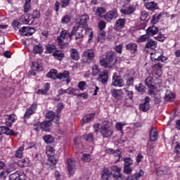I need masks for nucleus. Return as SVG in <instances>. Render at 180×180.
Instances as JSON below:
<instances>
[{"label":"nucleus","instance_id":"34","mask_svg":"<svg viewBox=\"0 0 180 180\" xmlns=\"http://www.w3.org/2000/svg\"><path fill=\"white\" fill-rule=\"evenodd\" d=\"M70 57L72 60H75L76 61L79 60V53H78V51L75 49H71Z\"/></svg>","mask_w":180,"mask_h":180},{"label":"nucleus","instance_id":"10","mask_svg":"<svg viewBox=\"0 0 180 180\" xmlns=\"http://www.w3.org/2000/svg\"><path fill=\"white\" fill-rule=\"evenodd\" d=\"M150 58L152 61H161L162 63H164L165 61H167V57L160 55V52L156 51L154 53H151Z\"/></svg>","mask_w":180,"mask_h":180},{"label":"nucleus","instance_id":"38","mask_svg":"<svg viewBox=\"0 0 180 180\" xmlns=\"http://www.w3.org/2000/svg\"><path fill=\"white\" fill-rule=\"evenodd\" d=\"M111 94L113 98H115V99H118V101H121L122 96L120 95V90L112 89L111 90Z\"/></svg>","mask_w":180,"mask_h":180},{"label":"nucleus","instance_id":"8","mask_svg":"<svg viewBox=\"0 0 180 180\" xmlns=\"http://www.w3.org/2000/svg\"><path fill=\"white\" fill-rule=\"evenodd\" d=\"M151 99H150V97L146 96L144 99V101L139 105V109L142 112H148V110H150V102Z\"/></svg>","mask_w":180,"mask_h":180},{"label":"nucleus","instance_id":"3","mask_svg":"<svg viewBox=\"0 0 180 180\" xmlns=\"http://www.w3.org/2000/svg\"><path fill=\"white\" fill-rule=\"evenodd\" d=\"M100 131L104 139H110L113 134L112 128H110V127H106L105 125L101 126Z\"/></svg>","mask_w":180,"mask_h":180},{"label":"nucleus","instance_id":"23","mask_svg":"<svg viewBox=\"0 0 180 180\" xmlns=\"http://www.w3.org/2000/svg\"><path fill=\"white\" fill-rule=\"evenodd\" d=\"M51 125V121H45L40 124V129L42 131H50Z\"/></svg>","mask_w":180,"mask_h":180},{"label":"nucleus","instance_id":"42","mask_svg":"<svg viewBox=\"0 0 180 180\" xmlns=\"http://www.w3.org/2000/svg\"><path fill=\"white\" fill-rule=\"evenodd\" d=\"M121 12L124 15H131V13H133V12H134V7L129 6V7H128L127 8L122 9Z\"/></svg>","mask_w":180,"mask_h":180},{"label":"nucleus","instance_id":"32","mask_svg":"<svg viewBox=\"0 0 180 180\" xmlns=\"http://www.w3.org/2000/svg\"><path fill=\"white\" fill-rule=\"evenodd\" d=\"M175 99V95L174 94L171 93V91H167L165 96V101L166 102H174Z\"/></svg>","mask_w":180,"mask_h":180},{"label":"nucleus","instance_id":"43","mask_svg":"<svg viewBox=\"0 0 180 180\" xmlns=\"http://www.w3.org/2000/svg\"><path fill=\"white\" fill-rule=\"evenodd\" d=\"M127 97L129 99V103H127V106H131V103H133V91L126 90Z\"/></svg>","mask_w":180,"mask_h":180},{"label":"nucleus","instance_id":"5","mask_svg":"<svg viewBox=\"0 0 180 180\" xmlns=\"http://www.w3.org/2000/svg\"><path fill=\"white\" fill-rule=\"evenodd\" d=\"M10 180H26V174L23 171H17L9 175Z\"/></svg>","mask_w":180,"mask_h":180},{"label":"nucleus","instance_id":"62","mask_svg":"<svg viewBox=\"0 0 180 180\" xmlns=\"http://www.w3.org/2000/svg\"><path fill=\"white\" fill-rule=\"evenodd\" d=\"M82 160L86 162H89V161H91V155L88 153H84L82 155Z\"/></svg>","mask_w":180,"mask_h":180},{"label":"nucleus","instance_id":"4","mask_svg":"<svg viewBox=\"0 0 180 180\" xmlns=\"http://www.w3.org/2000/svg\"><path fill=\"white\" fill-rule=\"evenodd\" d=\"M112 85L113 86H124V81L122 79L120 75H117V73H114L112 75Z\"/></svg>","mask_w":180,"mask_h":180},{"label":"nucleus","instance_id":"17","mask_svg":"<svg viewBox=\"0 0 180 180\" xmlns=\"http://www.w3.org/2000/svg\"><path fill=\"white\" fill-rule=\"evenodd\" d=\"M101 179L103 180L113 179V177H112V172H110V169L108 168L103 169V173L101 174Z\"/></svg>","mask_w":180,"mask_h":180},{"label":"nucleus","instance_id":"30","mask_svg":"<svg viewBox=\"0 0 180 180\" xmlns=\"http://www.w3.org/2000/svg\"><path fill=\"white\" fill-rule=\"evenodd\" d=\"M53 56L56 60H60L62 58H64V53H63L61 50H55L53 53Z\"/></svg>","mask_w":180,"mask_h":180},{"label":"nucleus","instance_id":"61","mask_svg":"<svg viewBox=\"0 0 180 180\" xmlns=\"http://www.w3.org/2000/svg\"><path fill=\"white\" fill-rule=\"evenodd\" d=\"M46 117L47 119H51V120H53V119L56 117V113L53 111H49L46 113Z\"/></svg>","mask_w":180,"mask_h":180},{"label":"nucleus","instance_id":"11","mask_svg":"<svg viewBox=\"0 0 180 180\" xmlns=\"http://www.w3.org/2000/svg\"><path fill=\"white\" fill-rule=\"evenodd\" d=\"M37 109V103H34L29 108L27 109L24 117L25 119H30L32 115L36 112Z\"/></svg>","mask_w":180,"mask_h":180},{"label":"nucleus","instance_id":"51","mask_svg":"<svg viewBox=\"0 0 180 180\" xmlns=\"http://www.w3.org/2000/svg\"><path fill=\"white\" fill-rule=\"evenodd\" d=\"M124 126H126V124L123 122H117L115 124V128L118 131H121V133H123V127H124Z\"/></svg>","mask_w":180,"mask_h":180},{"label":"nucleus","instance_id":"59","mask_svg":"<svg viewBox=\"0 0 180 180\" xmlns=\"http://www.w3.org/2000/svg\"><path fill=\"white\" fill-rule=\"evenodd\" d=\"M105 12H106V10L105 9V8L98 7L96 9V15H97V16H101V15H103V13H105Z\"/></svg>","mask_w":180,"mask_h":180},{"label":"nucleus","instance_id":"28","mask_svg":"<svg viewBox=\"0 0 180 180\" xmlns=\"http://www.w3.org/2000/svg\"><path fill=\"white\" fill-rule=\"evenodd\" d=\"M143 175H144V172H143V170H140L139 173H135L134 175L129 176L128 177V179L129 180H139Z\"/></svg>","mask_w":180,"mask_h":180},{"label":"nucleus","instance_id":"47","mask_svg":"<svg viewBox=\"0 0 180 180\" xmlns=\"http://www.w3.org/2000/svg\"><path fill=\"white\" fill-rule=\"evenodd\" d=\"M161 16H162L161 13H160L159 15L155 14L153 16L152 20L150 21L152 25H156V23H158V22H160V19H161Z\"/></svg>","mask_w":180,"mask_h":180},{"label":"nucleus","instance_id":"37","mask_svg":"<svg viewBox=\"0 0 180 180\" xmlns=\"http://www.w3.org/2000/svg\"><path fill=\"white\" fill-rule=\"evenodd\" d=\"M43 51V45L39 44L38 45H35L33 47V53L34 54H41Z\"/></svg>","mask_w":180,"mask_h":180},{"label":"nucleus","instance_id":"2","mask_svg":"<svg viewBox=\"0 0 180 180\" xmlns=\"http://www.w3.org/2000/svg\"><path fill=\"white\" fill-rule=\"evenodd\" d=\"M84 34H86V31L84 32V28L79 25H75L72 29V38L75 36V40L84 39Z\"/></svg>","mask_w":180,"mask_h":180},{"label":"nucleus","instance_id":"41","mask_svg":"<svg viewBox=\"0 0 180 180\" xmlns=\"http://www.w3.org/2000/svg\"><path fill=\"white\" fill-rule=\"evenodd\" d=\"M43 140L46 144H51L54 143V137L51 135H45L43 136Z\"/></svg>","mask_w":180,"mask_h":180},{"label":"nucleus","instance_id":"7","mask_svg":"<svg viewBox=\"0 0 180 180\" xmlns=\"http://www.w3.org/2000/svg\"><path fill=\"white\" fill-rule=\"evenodd\" d=\"M19 32L22 36H27L29 37L36 32V30L30 27H22L21 30H19Z\"/></svg>","mask_w":180,"mask_h":180},{"label":"nucleus","instance_id":"15","mask_svg":"<svg viewBox=\"0 0 180 180\" xmlns=\"http://www.w3.org/2000/svg\"><path fill=\"white\" fill-rule=\"evenodd\" d=\"M20 22L25 25H32V23H33V20L30 18V14H25L20 18Z\"/></svg>","mask_w":180,"mask_h":180},{"label":"nucleus","instance_id":"39","mask_svg":"<svg viewBox=\"0 0 180 180\" xmlns=\"http://www.w3.org/2000/svg\"><path fill=\"white\" fill-rule=\"evenodd\" d=\"M65 78H70V72L65 70L63 72L58 73V79H64Z\"/></svg>","mask_w":180,"mask_h":180},{"label":"nucleus","instance_id":"31","mask_svg":"<svg viewBox=\"0 0 180 180\" xmlns=\"http://www.w3.org/2000/svg\"><path fill=\"white\" fill-rule=\"evenodd\" d=\"M60 36L62 39H67V37H69L70 40H72V32L69 33L67 30H62L60 33Z\"/></svg>","mask_w":180,"mask_h":180},{"label":"nucleus","instance_id":"60","mask_svg":"<svg viewBox=\"0 0 180 180\" xmlns=\"http://www.w3.org/2000/svg\"><path fill=\"white\" fill-rule=\"evenodd\" d=\"M135 88L139 92H146V86L142 84H139L135 86Z\"/></svg>","mask_w":180,"mask_h":180},{"label":"nucleus","instance_id":"20","mask_svg":"<svg viewBox=\"0 0 180 180\" xmlns=\"http://www.w3.org/2000/svg\"><path fill=\"white\" fill-rule=\"evenodd\" d=\"M15 114H11L10 115L6 116V124L7 127H11L13 123H15V120H16V118Z\"/></svg>","mask_w":180,"mask_h":180},{"label":"nucleus","instance_id":"64","mask_svg":"<svg viewBox=\"0 0 180 180\" xmlns=\"http://www.w3.org/2000/svg\"><path fill=\"white\" fill-rule=\"evenodd\" d=\"M162 68V64L158 63L154 65L153 67V71H160Z\"/></svg>","mask_w":180,"mask_h":180},{"label":"nucleus","instance_id":"36","mask_svg":"<svg viewBox=\"0 0 180 180\" xmlns=\"http://www.w3.org/2000/svg\"><path fill=\"white\" fill-rule=\"evenodd\" d=\"M115 58V53L110 52L106 55V61L109 63L110 65L113 64V60Z\"/></svg>","mask_w":180,"mask_h":180},{"label":"nucleus","instance_id":"58","mask_svg":"<svg viewBox=\"0 0 180 180\" xmlns=\"http://www.w3.org/2000/svg\"><path fill=\"white\" fill-rule=\"evenodd\" d=\"M100 64L101 65H102V67H104V68H112V65H110L108 62L106 60V59L105 60H101L100 61Z\"/></svg>","mask_w":180,"mask_h":180},{"label":"nucleus","instance_id":"22","mask_svg":"<svg viewBox=\"0 0 180 180\" xmlns=\"http://www.w3.org/2000/svg\"><path fill=\"white\" fill-rule=\"evenodd\" d=\"M46 77V78H51V79H58V71L56 69H51Z\"/></svg>","mask_w":180,"mask_h":180},{"label":"nucleus","instance_id":"35","mask_svg":"<svg viewBox=\"0 0 180 180\" xmlns=\"http://www.w3.org/2000/svg\"><path fill=\"white\" fill-rule=\"evenodd\" d=\"M157 46V42L154 41L153 39H150V38L148 39L147 43L145 45V49H154Z\"/></svg>","mask_w":180,"mask_h":180},{"label":"nucleus","instance_id":"19","mask_svg":"<svg viewBox=\"0 0 180 180\" xmlns=\"http://www.w3.org/2000/svg\"><path fill=\"white\" fill-rule=\"evenodd\" d=\"M150 141H157V140H158V131H157V128L152 127L150 129Z\"/></svg>","mask_w":180,"mask_h":180},{"label":"nucleus","instance_id":"26","mask_svg":"<svg viewBox=\"0 0 180 180\" xmlns=\"http://www.w3.org/2000/svg\"><path fill=\"white\" fill-rule=\"evenodd\" d=\"M158 32H159L158 27H156L154 25H153L152 27H149L146 30V33L148 34L149 37L150 36H155V34H157Z\"/></svg>","mask_w":180,"mask_h":180},{"label":"nucleus","instance_id":"54","mask_svg":"<svg viewBox=\"0 0 180 180\" xmlns=\"http://www.w3.org/2000/svg\"><path fill=\"white\" fill-rule=\"evenodd\" d=\"M48 161L50 162L51 165H56L57 164V160H56V158H54V155H49L48 158Z\"/></svg>","mask_w":180,"mask_h":180},{"label":"nucleus","instance_id":"27","mask_svg":"<svg viewBox=\"0 0 180 180\" xmlns=\"http://www.w3.org/2000/svg\"><path fill=\"white\" fill-rule=\"evenodd\" d=\"M30 162V160H29V158H25V159H22V160H19L17 162V165L20 168H25L26 167H29Z\"/></svg>","mask_w":180,"mask_h":180},{"label":"nucleus","instance_id":"55","mask_svg":"<svg viewBox=\"0 0 180 180\" xmlns=\"http://www.w3.org/2000/svg\"><path fill=\"white\" fill-rule=\"evenodd\" d=\"M84 140H86V141H89V143H92V141H94V134L91 133L84 135Z\"/></svg>","mask_w":180,"mask_h":180},{"label":"nucleus","instance_id":"45","mask_svg":"<svg viewBox=\"0 0 180 180\" xmlns=\"http://www.w3.org/2000/svg\"><path fill=\"white\" fill-rule=\"evenodd\" d=\"M12 91V89L8 87L7 89H4L1 90V94L3 95V96H5L6 98H9L11 96V91Z\"/></svg>","mask_w":180,"mask_h":180},{"label":"nucleus","instance_id":"63","mask_svg":"<svg viewBox=\"0 0 180 180\" xmlns=\"http://www.w3.org/2000/svg\"><path fill=\"white\" fill-rule=\"evenodd\" d=\"M124 174H127V175L131 174L133 172V169L130 167V166H124Z\"/></svg>","mask_w":180,"mask_h":180},{"label":"nucleus","instance_id":"18","mask_svg":"<svg viewBox=\"0 0 180 180\" xmlns=\"http://www.w3.org/2000/svg\"><path fill=\"white\" fill-rule=\"evenodd\" d=\"M137 44L136 43H129L125 46L126 50L129 51L131 54H135L137 53Z\"/></svg>","mask_w":180,"mask_h":180},{"label":"nucleus","instance_id":"1","mask_svg":"<svg viewBox=\"0 0 180 180\" xmlns=\"http://www.w3.org/2000/svg\"><path fill=\"white\" fill-rule=\"evenodd\" d=\"M89 20V15H88V14H83L82 16H80L79 23L76 25V26L86 29V34H89L88 43H91L94 39V32H92V29L88 28Z\"/></svg>","mask_w":180,"mask_h":180},{"label":"nucleus","instance_id":"13","mask_svg":"<svg viewBox=\"0 0 180 180\" xmlns=\"http://www.w3.org/2000/svg\"><path fill=\"white\" fill-rule=\"evenodd\" d=\"M106 154H112L114 157H117V161H122L123 160V158L122 157V152L120 151V149L114 150L112 148H109L105 150Z\"/></svg>","mask_w":180,"mask_h":180},{"label":"nucleus","instance_id":"14","mask_svg":"<svg viewBox=\"0 0 180 180\" xmlns=\"http://www.w3.org/2000/svg\"><path fill=\"white\" fill-rule=\"evenodd\" d=\"M2 134H6V136H15V131L8 127L1 126L0 127V136Z\"/></svg>","mask_w":180,"mask_h":180},{"label":"nucleus","instance_id":"48","mask_svg":"<svg viewBox=\"0 0 180 180\" xmlns=\"http://www.w3.org/2000/svg\"><path fill=\"white\" fill-rule=\"evenodd\" d=\"M150 37L146 33V34L141 35L137 40L138 43H144L145 41H148Z\"/></svg>","mask_w":180,"mask_h":180},{"label":"nucleus","instance_id":"33","mask_svg":"<svg viewBox=\"0 0 180 180\" xmlns=\"http://www.w3.org/2000/svg\"><path fill=\"white\" fill-rule=\"evenodd\" d=\"M145 84L149 89H155V86L153 84V77H149L145 79Z\"/></svg>","mask_w":180,"mask_h":180},{"label":"nucleus","instance_id":"25","mask_svg":"<svg viewBox=\"0 0 180 180\" xmlns=\"http://www.w3.org/2000/svg\"><path fill=\"white\" fill-rule=\"evenodd\" d=\"M95 119V113L87 114L84 116L82 120V126H84L85 123H89V122H92Z\"/></svg>","mask_w":180,"mask_h":180},{"label":"nucleus","instance_id":"53","mask_svg":"<svg viewBox=\"0 0 180 180\" xmlns=\"http://www.w3.org/2000/svg\"><path fill=\"white\" fill-rule=\"evenodd\" d=\"M56 153V150H54V148L49 146L46 147V154L47 155H54Z\"/></svg>","mask_w":180,"mask_h":180},{"label":"nucleus","instance_id":"12","mask_svg":"<svg viewBox=\"0 0 180 180\" xmlns=\"http://www.w3.org/2000/svg\"><path fill=\"white\" fill-rule=\"evenodd\" d=\"M96 79L97 81H98V82H101V84H106L108 82V79H109V76L108 75V70L101 72Z\"/></svg>","mask_w":180,"mask_h":180},{"label":"nucleus","instance_id":"16","mask_svg":"<svg viewBox=\"0 0 180 180\" xmlns=\"http://www.w3.org/2000/svg\"><path fill=\"white\" fill-rule=\"evenodd\" d=\"M124 25H126V20L124 18H120L116 20L114 26V30H121V29H123V27H124Z\"/></svg>","mask_w":180,"mask_h":180},{"label":"nucleus","instance_id":"44","mask_svg":"<svg viewBox=\"0 0 180 180\" xmlns=\"http://www.w3.org/2000/svg\"><path fill=\"white\" fill-rule=\"evenodd\" d=\"M56 50V45L51 44L46 46V54H51Z\"/></svg>","mask_w":180,"mask_h":180},{"label":"nucleus","instance_id":"56","mask_svg":"<svg viewBox=\"0 0 180 180\" xmlns=\"http://www.w3.org/2000/svg\"><path fill=\"white\" fill-rule=\"evenodd\" d=\"M30 1L32 0H25L24 6V12H25V13H27V12L30 11Z\"/></svg>","mask_w":180,"mask_h":180},{"label":"nucleus","instance_id":"46","mask_svg":"<svg viewBox=\"0 0 180 180\" xmlns=\"http://www.w3.org/2000/svg\"><path fill=\"white\" fill-rule=\"evenodd\" d=\"M92 75L93 77H96V75H98L99 74H101V69H99V66H98L97 65H94L92 67Z\"/></svg>","mask_w":180,"mask_h":180},{"label":"nucleus","instance_id":"40","mask_svg":"<svg viewBox=\"0 0 180 180\" xmlns=\"http://www.w3.org/2000/svg\"><path fill=\"white\" fill-rule=\"evenodd\" d=\"M145 6L146 9L149 11H155V8H157V4L154 1H150L145 4Z\"/></svg>","mask_w":180,"mask_h":180},{"label":"nucleus","instance_id":"21","mask_svg":"<svg viewBox=\"0 0 180 180\" xmlns=\"http://www.w3.org/2000/svg\"><path fill=\"white\" fill-rule=\"evenodd\" d=\"M84 57H85L87 61H91L94 60V57H95V54L94 53V50L87 49L83 53Z\"/></svg>","mask_w":180,"mask_h":180},{"label":"nucleus","instance_id":"9","mask_svg":"<svg viewBox=\"0 0 180 180\" xmlns=\"http://www.w3.org/2000/svg\"><path fill=\"white\" fill-rule=\"evenodd\" d=\"M111 169V176L113 179V178H123V175L120 173L122 171V169L120 167H118L117 166H112L110 167Z\"/></svg>","mask_w":180,"mask_h":180},{"label":"nucleus","instance_id":"6","mask_svg":"<svg viewBox=\"0 0 180 180\" xmlns=\"http://www.w3.org/2000/svg\"><path fill=\"white\" fill-rule=\"evenodd\" d=\"M68 170L70 175H74L75 174V169H77L76 162L74 159L69 158L67 160Z\"/></svg>","mask_w":180,"mask_h":180},{"label":"nucleus","instance_id":"24","mask_svg":"<svg viewBox=\"0 0 180 180\" xmlns=\"http://www.w3.org/2000/svg\"><path fill=\"white\" fill-rule=\"evenodd\" d=\"M119 16V14H117V12L116 11H109L107 13V14L105 15V20H108V22L112 20V19H116Z\"/></svg>","mask_w":180,"mask_h":180},{"label":"nucleus","instance_id":"57","mask_svg":"<svg viewBox=\"0 0 180 180\" xmlns=\"http://www.w3.org/2000/svg\"><path fill=\"white\" fill-rule=\"evenodd\" d=\"M124 166H127V167H131V165H133V160H131V158H127L124 160Z\"/></svg>","mask_w":180,"mask_h":180},{"label":"nucleus","instance_id":"29","mask_svg":"<svg viewBox=\"0 0 180 180\" xmlns=\"http://www.w3.org/2000/svg\"><path fill=\"white\" fill-rule=\"evenodd\" d=\"M32 70L34 71H43V65L37 62H32Z\"/></svg>","mask_w":180,"mask_h":180},{"label":"nucleus","instance_id":"49","mask_svg":"<svg viewBox=\"0 0 180 180\" xmlns=\"http://www.w3.org/2000/svg\"><path fill=\"white\" fill-rule=\"evenodd\" d=\"M23 150L24 148L21 146L16 150L15 154V158H22L23 157Z\"/></svg>","mask_w":180,"mask_h":180},{"label":"nucleus","instance_id":"50","mask_svg":"<svg viewBox=\"0 0 180 180\" xmlns=\"http://www.w3.org/2000/svg\"><path fill=\"white\" fill-rule=\"evenodd\" d=\"M70 22H71V15H66L62 18L60 23L63 25H67V23H70Z\"/></svg>","mask_w":180,"mask_h":180},{"label":"nucleus","instance_id":"52","mask_svg":"<svg viewBox=\"0 0 180 180\" xmlns=\"http://www.w3.org/2000/svg\"><path fill=\"white\" fill-rule=\"evenodd\" d=\"M11 174V171H9V169H6V170H3L0 173V179H5L6 176H8V174Z\"/></svg>","mask_w":180,"mask_h":180}]
</instances>
